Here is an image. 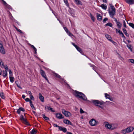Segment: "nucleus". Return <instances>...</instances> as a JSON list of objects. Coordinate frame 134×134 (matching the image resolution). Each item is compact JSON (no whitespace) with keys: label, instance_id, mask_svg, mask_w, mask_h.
<instances>
[{"label":"nucleus","instance_id":"nucleus-62","mask_svg":"<svg viewBox=\"0 0 134 134\" xmlns=\"http://www.w3.org/2000/svg\"><path fill=\"white\" fill-rule=\"evenodd\" d=\"M25 96L24 95H23L22 96V97L24 99H25Z\"/></svg>","mask_w":134,"mask_h":134},{"label":"nucleus","instance_id":"nucleus-27","mask_svg":"<svg viewBox=\"0 0 134 134\" xmlns=\"http://www.w3.org/2000/svg\"><path fill=\"white\" fill-rule=\"evenodd\" d=\"M53 75L58 78H60L61 77V76L59 75L58 74L54 72L53 73Z\"/></svg>","mask_w":134,"mask_h":134},{"label":"nucleus","instance_id":"nucleus-51","mask_svg":"<svg viewBox=\"0 0 134 134\" xmlns=\"http://www.w3.org/2000/svg\"><path fill=\"white\" fill-rule=\"evenodd\" d=\"M30 105L31 107L32 108V109L35 110L36 108L35 107H34V105L32 104H30Z\"/></svg>","mask_w":134,"mask_h":134},{"label":"nucleus","instance_id":"nucleus-7","mask_svg":"<svg viewBox=\"0 0 134 134\" xmlns=\"http://www.w3.org/2000/svg\"><path fill=\"white\" fill-rule=\"evenodd\" d=\"M40 72L42 76L47 80L48 82V80L46 76L45 72L43 70L41 69L40 71Z\"/></svg>","mask_w":134,"mask_h":134},{"label":"nucleus","instance_id":"nucleus-53","mask_svg":"<svg viewBox=\"0 0 134 134\" xmlns=\"http://www.w3.org/2000/svg\"><path fill=\"white\" fill-rule=\"evenodd\" d=\"M30 98L31 99L34 100V97L32 95H30Z\"/></svg>","mask_w":134,"mask_h":134},{"label":"nucleus","instance_id":"nucleus-47","mask_svg":"<svg viewBox=\"0 0 134 134\" xmlns=\"http://www.w3.org/2000/svg\"><path fill=\"white\" fill-rule=\"evenodd\" d=\"M10 76H12V72L11 70L10 69H9V71Z\"/></svg>","mask_w":134,"mask_h":134},{"label":"nucleus","instance_id":"nucleus-61","mask_svg":"<svg viewBox=\"0 0 134 134\" xmlns=\"http://www.w3.org/2000/svg\"><path fill=\"white\" fill-rule=\"evenodd\" d=\"M15 83L17 85L19 84L18 81H15Z\"/></svg>","mask_w":134,"mask_h":134},{"label":"nucleus","instance_id":"nucleus-42","mask_svg":"<svg viewBox=\"0 0 134 134\" xmlns=\"http://www.w3.org/2000/svg\"><path fill=\"white\" fill-rule=\"evenodd\" d=\"M2 1L3 2V3L4 5H5L6 6L8 5V4H7V3L5 1L3 0H2Z\"/></svg>","mask_w":134,"mask_h":134},{"label":"nucleus","instance_id":"nucleus-9","mask_svg":"<svg viewBox=\"0 0 134 134\" xmlns=\"http://www.w3.org/2000/svg\"><path fill=\"white\" fill-rule=\"evenodd\" d=\"M0 52L2 54H5V51L3 45L1 43H0Z\"/></svg>","mask_w":134,"mask_h":134},{"label":"nucleus","instance_id":"nucleus-44","mask_svg":"<svg viewBox=\"0 0 134 134\" xmlns=\"http://www.w3.org/2000/svg\"><path fill=\"white\" fill-rule=\"evenodd\" d=\"M109 5L110 6V7L111 9H114V8H115L114 6L113 5V4H109Z\"/></svg>","mask_w":134,"mask_h":134},{"label":"nucleus","instance_id":"nucleus-57","mask_svg":"<svg viewBox=\"0 0 134 134\" xmlns=\"http://www.w3.org/2000/svg\"><path fill=\"white\" fill-rule=\"evenodd\" d=\"M25 100L26 102H29L30 100L29 98H26V99H25Z\"/></svg>","mask_w":134,"mask_h":134},{"label":"nucleus","instance_id":"nucleus-30","mask_svg":"<svg viewBox=\"0 0 134 134\" xmlns=\"http://www.w3.org/2000/svg\"><path fill=\"white\" fill-rule=\"evenodd\" d=\"M0 96L3 99H4L5 98V97L4 96V93L2 92L0 93Z\"/></svg>","mask_w":134,"mask_h":134},{"label":"nucleus","instance_id":"nucleus-37","mask_svg":"<svg viewBox=\"0 0 134 134\" xmlns=\"http://www.w3.org/2000/svg\"><path fill=\"white\" fill-rule=\"evenodd\" d=\"M116 24L118 27L119 28H120L121 27V26L122 25L121 24L119 21Z\"/></svg>","mask_w":134,"mask_h":134},{"label":"nucleus","instance_id":"nucleus-14","mask_svg":"<svg viewBox=\"0 0 134 134\" xmlns=\"http://www.w3.org/2000/svg\"><path fill=\"white\" fill-rule=\"evenodd\" d=\"M116 32H118L119 34L122 37L124 38H125V37L124 36V34H123L122 31H121L120 30H118L116 29Z\"/></svg>","mask_w":134,"mask_h":134},{"label":"nucleus","instance_id":"nucleus-22","mask_svg":"<svg viewBox=\"0 0 134 134\" xmlns=\"http://www.w3.org/2000/svg\"><path fill=\"white\" fill-rule=\"evenodd\" d=\"M105 35L106 38L109 41L111 40V37L110 36L107 34H105Z\"/></svg>","mask_w":134,"mask_h":134},{"label":"nucleus","instance_id":"nucleus-55","mask_svg":"<svg viewBox=\"0 0 134 134\" xmlns=\"http://www.w3.org/2000/svg\"><path fill=\"white\" fill-rule=\"evenodd\" d=\"M5 69V70L7 71V70L8 69V67L7 65H6L4 66Z\"/></svg>","mask_w":134,"mask_h":134},{"label":"nucleus","instance_id":"nucleus-59","mask_svg":"<svg viewBox=\"0 0 134 134\" xmlns=\"http://www.w3.org/2000/svg\"><path fill=\"white\" fill-rule=\"evenodd\" d=\"M17 30L18 32H20V33H22V31L21 30H20V29H18V30Z\"/></svg>","mask_w":134,"mask_h":134},{"label":"nucleus","instance_id":"nucleus-13","mask_svg":"<svg viewBox=\"0 0 134 134\" xmlns=\"http://www.w3.org/2000/svg\"><path fill=\"white\" fill-rule=\"evenodd\" d=\"M63 122L66 124L70 125H73V124L69 120H68L64 119L63 120Z\"/></svg>","mask_w":134,"mask_h":134},{"label":"nucleus","instance_id":"nucleus-11","mask_svg":"<svg viewBox=\"0 0 134 134\" xmlns=\"http://www.w3.org/2000/svg\"><path fill=\"white\" fill-rule=\"evenodd\" d=\"M89 124L92 126H94L97 124L96 121L94 119L91 120L89 121Z\"/></svg>","mask_w":134,"mask_h":134},{"label":"nucleus","instance_id":"nucleus-34","mask_svg":"<svg viewBox=\"0 0 134 134\" xmlns=\"http://www.w3.org/2000/svg\"><path fill=\"white\" fill-rule=\"evenodd\" d=\"M64 2L68 7H69V5L68 3V0H63Z\"/></svg>","mask_w":134,"mask_h":134},{"label":"nucleus","instance_id":"nucleus-28","mask_svg":"<svg viewBox=\"0 0 134 134\" xmlns=\"http://www.w3.org/2000/svg\"><path fill=\"white\" fill-rule=\"evenodd\" d=\"M42 116L43 118L46 120H49V119L48 117L46 116L44 114H42Z\"/></svg>","mask_w":134,"mask_h":134},{"label":"nucleus","instance_id":"nucleus-17","mask_svg":"<svg viewBox=\"0 0 134 134\" xmlns=\"http://www.w3.org/2000/svg\"><path fill=\"white\" fill-rule=\"evenodd\" d=\"M39 98L40 100L42 102L44 101V97L42 95L41 93H39L38 94Z\"/></svg>","mask_w":134,"mask_h":134},{"label":"nucleus","instance_id":"nucleus-19","mask_svg":"<svg viewBox=\"0 0 134 134\" xmlns=\"http://www.w3.org/2000/svg\"><path fill=\"white\" fill-rule=\"evenodd\" d=\"M21 111L23 112H24L25 111V110L24 108H23L20 107L19 108V109H18L17 111V113L19 114H20Z\"/></svg>","mask_w":134,"mask_h":134},{"label":"nucleus","instance_id":"nucleus-58","mask_svg":"<svg viewBox=\"0 0 134 134\" xmlns=\"http://www.w3.org/2000/svg\"><path fill=\"white\" fill-rule=\"evenodd\" d=\"M17 87L19 88H20V89H22V88L20 86V84H18V85H17Z\"/></svg>","mask_w":134,"mask_h":134},{"label":"nucleus","instance_id":"nucleus-60","mask_svg":"<svg viewBox=\"0 0 134 134\" xmlns=\"http://www.w3.org/2000/svg\"><path fill=\"white\" fill-rule=\"evenodd\" d=\"M114 19L116 23H117L118 22H119V21L117 20V19L115 18H114Z\"/></svg>","mask_w":134,"mask_h":134},{"label":"nucleus","instance_id":"nucleus-29","mask_svg":"<svg viewBox=\"0 0 134 134\" xmlns=\"http://www.w3.org/2000/svg\"><path fill=\"white\" fill-rule=\"evenodd\" d=\"M0 65L2 68H3L4 67V63L2 60L0 59Z\"/></svg>","mask_w":134,"mask_h":134},{"label":"nucleus","instance_id":"nucleus-15","mask_svg":"<svg viewBox=\"0 0 134 134\" xmlns=\"http://www.w3.org/2000/svg\"><path fill=\"white\" fill-rule=\"evenodd\" d=\"M105 97L106 98L109 99L111 101H113V99L107 93H105Z\"/></svg>","mask_w":134,"mask_h":134},{"label":"nucleus","instance_id":"nucleus-18","mask_svg":"<svg viewBox=\"0 0 134 134\" xmlns=\"http://www.w3.org/2000/svg\"><path fill=\"white\" fill-rule=\"evenodd\" d=\"M118 125L117 124H111V130L116 129L118 127Z\"/></svg>","mask_w":134,"mask_h":134},{"label":"nucleus","instance_id":"nucleus-3","mask_svg":"<svg viewBox=\"0 0 134 134\" xmlns=\"http://www.w3.org/2000/svg\"><path fill=\"white\" fill-rule=\"evenodd\" d=\"M92 102L95 105L99 106V105H103L105 104V103L102 101H99L98 100H92Z\"/></svg>","mask_w":134,"mask_h":134},{"label":"nucleus","instance_id":"nucleus-54","mask_svg":"<svg viewBox=\"0 0 134 134\" xmlns=\"http://www.w3.org/2000/svg\"><path fill=\"white\" fill-rule=\"evenodd\" d=\"M119 57L120 59L121 60H124V59L123 58H122L121 56H120V55H119Z\"/></svg>","mask_w":134,"mask_h":134},{"label":"nucleus","instance_id":"nucleus-6","mask_svg":"<svg viewBox=\"0 0 134 134\" xmlns=\"http://www.w3.org/2000/svg\"><path fill=\"white\" fill-rule=\"evenodd\" d=\"M116 9L115 8L112 9L111 10H109V13L110 16L113 18L114 15H115Z\"/></svg>","mask_w":134,"mask_h":134},{"label":"nucleus","instance_id":"nucleus-39","mask_svg":"<svg viewBox=\"0 0 134 134\" xmlns=\"http://www.w3.org/2000/svg\"><path fill=\"white\" fill-rule=\"evenodd\" d=\"M80 113L81 114H82L83 113H85L86 114H87V113L86 112L84 111L81 108H80Z\"/></svg>","mask_w":134,"mask_h":134},{"label":"nucleus","instance_id":"nucleus-38","mask_svg":"<svg viewBox=\"0 0 134 134\" xmlns=\"http://www.w3.org/2000/svg\"><path fill=\"white\" fill-rule=\"evenodd\" d=\"M48 110L51 111L52 112H55V111L54 110H53L52 109V108H51L50 107H48Z\"/></svg>","mask_w":134,"mask_h":134},{"label":"nucleus","instance_id":"nucleus-40","mask_svg":"<svg viewBox=\"0 0 134 134\" xmlns=\"http://www.w3.org/2000/svg\"><path fill=\"white\" fill-rule=\"evenodd\" d=\"M90 17H91V19L92 20V21H94V18L93 16V15H92L91 14H90Z\"/></svg>","mask_w":134,"mask_h":134},{"label":"nucleus","instance_id":"nucleus-43","mask_svg":"<svg viewBox=\"0 0 134 134\" xmlns=\"http://www.w3.org/2000/svg\"><path fill=\"white\" fill-rule=\"evenodd\" d=\"M26 93L29 94L30 95H32V93L30 91H28V92H27V91H26Z\"/></svg>","mask_w":134,"mask_h":134},{"label":"nucleus","instance_id":"nucleus-4","mask_svg":"<svg viewBox=\"0 0 134 134\" xmlns=\"http://www.w3.org/2000/svg\"><path fill=\"white\" fill-rule=\"evenodd\" d=\"M20 120L24 124L27 125H30L27 121V120L24 118L23 115H20Z\"/></svg>","mask_w":134,"mask_h":134},{"label":"nucleus","instance_id":"nucleus-16","mask_svg":"<svg viewBox=\"0 0 134 134\" xmlns=\"http://www.w3.org/2000/svg\"><path fill=\"white\" fill-rule=\"evenodd\" d=\"M59 129L61 131H63L64 132H65L67 131L66 129L64 127H63L62 126H59Z\"/></svg>","mask_w":134,"mask_h":134},{"label":"nucleus","instance_id":"nucleus-63","mask_svg":"<svg viewBox=\"0 0 134 134\" xmlns=\"http://www.w3.org/2000/svg\"><path fill=\"white\" fill-rule=\"evenodd\" d=\"M30 102V104H32V102L31 100H30L29 101Z\"/></svg>","mask_w":134,"mask_h":134},{"label":"nucleus","instance_id":"nucleus-50","mask_svg":"<svg viewBox=\"0 0 134 134\" xmlns=\"http://www.w3.org/2000/svg\"><path fill=\"white\" fill-rule=\"evenodd\" d=\"M130 62L134 64V60L132 59H129Z\"/></svg>","mask_w":134,"mask_h":134},{"label":"nucleus","instance_id":"nucleus-5","mask_svg":"<svg viewBox=\"0 0 134 134\" xmlns=\"http://www.w3.org/2000/svg\"><path fill=\"white\" fill-rule=\"evenodd\" d=\"M62 111L63 114L66 117H69L71 116V114L70 112L66 111L64 109H62Z\"/></svg>","mask_w":134,"mask_h":134},{"label":"nucleus","instance_id":"nucleus-20","mask_svg":"<svg viewBox=\"0 0 134 134\" xmlns=\"http://www.w3.org/2000/svg\"><path fill=\"white\" fill-rule=\"evenodd\" d=\"M126 2L129 4H132L134 3L133 0H126Z\"/></svg>","mask_w":134,"mask_h":134},{"label":"nucleus","instance_id":"nucleus-33","mask_svg":"<svg viewBox=\"0 0 134 134\" xmlns=\"http://www.w3.org/2000/svg\"><path fill=\"white\" fill-rule=\"evenodd\" d=\"M105 26H109L110 27H111L112 26L113 24L110 23H108L106 24L105 25Z\"/></svg>","mask_w":134,"mask_h":134},{"label":"nucleus","instance_id":"nucleus-41","mask_svg":"<svg viewBox=\"0 0 134 134\" xmlns=\"http://www.w3.org/2000/svg\"><path fill=\"white\" fill-rule=\"evenodd\" d=\"M31 47L33 48V49L34 50L35 52V53H36V51H37V49H36V48H35V47L33 45H31Z\"/></svg>","mask_w":134,"mask_h":134},{"label":"nucleus","instance_id":"nucleus-10","mask_svg":"<svg viewBox=\"0 0 134 134\" xmlns=\"http://www.w3.org/2000/svg\"><path fill=\"white\" fill-rule=\"evenodd\" d=\"M56 117L59 119H63L64 116L62 114L60 113H56L55 114Z\"/></svg>","mask_w":134,"mask_h":134},{"label":"nucleus","instance_id":"nucleus-1","mask_svg":"<svg viewBox=\"0 0 134 134\" xmlns=\"http://www.w3.org/2000/svg\"><path fill=\"white\" fill-rule=\"evenodd\" d=\"M74 95L77 98L82 99L84 100H86L87 98L85 95L82 93L75 91L73 93Z\"/></svg>","mask_w":134,"mask_h":134},{"label":"nucleus","instance_id":"nucleus-48","mask_svg":"<svg viewBox=\"0 0 134 134\" xmlns=\"http://www.w3.org/2000/svg\"><path fill=\"white\" fill-rule=\"evenodd\" d=\"M110 42H112L114 44V45H117V43L115 42H114V41H113V40H110Z\"/></svg>","mask_w":134,"mask_h":134},{"label":"nucleus","instance_id":"nucleus-36","mask_svg":"<svg viewBox=\"0 0 134 134\" xmlns=\"http://www.w3.org/2000/svg\"><path fill=\"white\" fill-rule=\"evenodd\" d=\"M129 25L130 26L134 29V24L130 23H129Z\"/></svg>","mask_w":134,"mask_h":134},{"label":"nucleus","instance_id":"nucleus-31","mask_svg":"<svg viewBox=\"0 0 134 134\" xmlns=\"http://www.w3.org/2000/svg\"><path fill=\"white\" fill-rule=\"evenodd\" d=\"M37 132V130H36L33 129L30 132L31 134H34Z\"/></svg>","mask_w":134,"mask_h":134},{"label":"nucleus","instance_id":"nucleus-45","mask_svg":"<svg viewBox=\"0 0 134 134\" xmlns=\"http://www.w3.org/2000/svg\"><path fill=\"white\" fill-rule=\"evenodd\" d=\"M67 33L70 36H73V35L69 31Z\"/></svg>","mask_w":134,"mask_h":134},{"label":"nucleus","instance_id":"nucleus-23","mask_svg":"<svg viewBox=\"0 0 134 134\" xmlns=\"http://www.w3.org/2000/svg\"><path fill=\"white\" fill-rule=\"evenodd\" d=\"M102 17L101 16L100 14H97V19L99 21H100L102 20Z\"/></svg>","mask_w":134,"mask_h":134},{"label":"nucleus","instance_id":"nucleus-21","mask_svg":"<svg viewBox=\"0 0 134 134\" xmlns=\"http://www.w3.org/2000/svg\"><path fill=\"white\" fill-rule=\"evenodd\" d=\"M74 2L77 5H82L81 2L79 0H74Z\"/></svg>","mask_w":134,"mask_h":134},{"label":"nucleus","instance_id":"nucleus-35","mask_svg":"<svg viewBox=\"0 0 134 134\" xmlns=\"http://www.w3.org/2000/svg\"><path fill=\"white\" fill-rule=\"evenodd\" d=\"M9 78L10 82L12 83L14 81V77L12 76H10L9 77Z\"/></svg>","mask_w":134,"mask_h":134},{"label":"nucleus","instance_id":"nucleus-2","mask_svg":"<svg viewBox=\"0 0 134 134\" xmlns=\"http://www.w3.org/2000/svg\"><path fill=\"white\" fill-rule=\"evenodd\" d=\"M134 129V128L132 126H129L125 129L121 130V133L123 134H125L132 131Z\"/></svg>","mask_w":134,"mask_h":134},{"label":"nucleus","instance_id":"nucleus-25","mask_svg":"<svg viewBox=\"0 0 134 134\" xmlns=\"http://www.w3.org/2000/svg\"><path fill=\"white\" fill-rule=\"evenodd\" d=\"M101 7L103 9L105 10H106L107 8V7L106 4H102L101 5Z\"/></svg>","mask_w":134,"mask_h":134},{"label":"nucleus","instance_id":"nucleus-56","mask_svg":"<svg viewBox=\"0 0 134 134\" xmlns=\"http://www.w3.org/2000/svg\"><path fill=\"white\" fill-rule=\"evenodd\" d=\"M123 24H123L124 26L126 28V23H125V21H124Z\"/></svg>","mask_w":134,"mask_h":134},{"label":"nucleus","instance_id":"nucleus-24","mask_svg":"<svg viewBox=\"0 0 134 134\" xmlns=\"http://www.w3.org/2000/svg\"><path fill=\"white\" fill-rule=\"evenodd\" d=\"M3 76L4 77H6L7 75V71L6 70H5V71L3 70Z\"/></svg>","mask_w":134,"mask_h":134},{"label":"nucleus","instance_id":"nucleus-49","mask_svg":"<svg viewBox=\"0 0 134 134\" xmlns=\"http://www.w3.org/2000/svg\"><path fill=\"white\" fill-rule=\"evenodd\" d=\"M53 125L55 127H58L59 128V126H58L57 124H53Z\"/></svg>","mask_w":134,"mask_h":134},{"label":"nucleus","instance_id":"nucleus-52","mask_svg":"<svg viewBox=\"0 0 134 134\" xmlns=\"http://www.w3.org/2000/svg\"><path fill=\"white\" fill-rule=\"evenodd\" d=\"M108 20V18H105L103 20V22L104 23L107 21Z\"/></svg>","mask_w":134,"mask_h":134},{"label":"nucleus","instance_id":"nucleus-64","mask_svg":"<svg viewBox=\"0 0 134 134\" xmlns=\"http://www.w3.org/2000/svg\"><path fill=\"white\" fill-rule=\"evenodd\" d=\"M67 134H72V133L70 132H66Z\"/></svg>","mask_w":134,"mask_h":134},{"label":"nucleus","instance_id":"nucleus-8","mask_svg":"<svg viewBox=\"0 0 134 134\" xmlns=\"http://www.w3.org/2000/svg\"><path fill=\"white\" fill-rule=\"evenodd\" d=\"M76 48L77 50L80 53H83V51H82L81 49L80 48L79 46L76 45L74 43L72 42L71 43Z\"/></svg>","mask_w":134,"mask_h":134},{"label":"nucleus","instance_id":"nucleus-32","mask_svg":"<svg viewBox=\"0 0 134 134\" xmlns=\"http://www.w3.org/2000/svg\"><path fill=\"white\" fill-rule=\"evenodd\" d=\"M127 47L128 48L130 49V51L131 52H132V49L131 48V45L130 44H128L127 45Z\"/></svg>","mask_w":134,"mask_h":134},{"label":"nucleus","instance_id":"nucleus-12","mask_svg":"<svg viewBox=\"0 0 134 134\" xmlns=\"http://www.w3.org/2000/svg\"><path fill=\"white\" fill-rule=\"evenodd\" d=\"M105 125L106 128L111 130V124H109L108 122H106L105 123Z\"/></svg>","mask_w":134,"mask_h":134},{"label":"nucleus","instance_id":"nucleus-46","mask_svg":"<svg viewBox=\"0 0 134 134\" xmlns=\"http://www.w3.org/2000/svg\"><path fill=\"white\" fill-rule=\"evenodd\" d=\"M64 28L67 33L69 31L68 30L67 28L66 27H64Z\"/></svg>","mask_w":134,"mask_h":134},{"label":"nucleus","instance_id":"nucleus-26","mask_svg":"<svg viewBox=\"0 0 134 134\" xmlns=\"http://www.w3.org/2000/svg\"><path fill=\"white\" fill-rule=\"evenodd\" d=\"M122 30L124 33L125 34V35L127 36H129V35L127 33L126 29L125 28H123Z\"/></svg>","mask_w":134,"mask_h":134}]
</instances>
